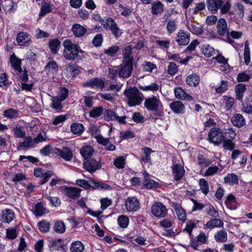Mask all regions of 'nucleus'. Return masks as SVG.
<instances>
[{
	"label": "nucleus",
	"mask_w": 252,
	"mask_h": 252,
	"mask_svg": "<svg viewBox=\"0 0 252 252\" xmlns=\"http://www.w3.org/2000/svg\"><path fill=\"white\" fill-rule=\"evenodd\" d=\"M102 27L105 29H109L113 34L116 37H120L122 33L121 30L118 27L113 19L107 17L103 19L98 15H95V32L100 31Z\"/></svg>",
	"instance_id": "nucleus-1"
},
{
	"label": "nucleus",
	"mask_w": 252,
	"mask_h": 252,
	"mask_svg": "<svg viewBox=\"0 0 252 252\" xmlns=\"http://www.w3.org/2000/svg\"><path fill=\"white\" fill-rule=\"evenodd\" d=\"M133 69V63L122 62L119 66L109 69V76L113 79L117 75L120 78H127L131 76Z\"/></svg>",
	"instance_id": "nucleus-2"
},
{
	"label": "nucleus",
	"mask_w": 252,
	"mask_h": 252,
	"mask_svg": "<svg viewBox=\"0 0 252 252\" xmlns=\"http://www.w3.org/2000/svg\"><path fill=\"white\" fill-rule=\"evenodd\" d=\"M63 46L64 47L63 55L64 58L67 60L74 61L78 59L79 53L84 52L79 45L73 43L68 39L64 41Z\"/></svg>",
	"instance_id": "nucleus-3"
},
{
	"label": "nucleus",
	"mask_w": 252,
	"mask_h": 252,
	"mask_svg": "<svg viewBox=\"0 0 252 252\" xmlns=\"http://www.w3.org/2000/svg\"><path fill=\"white\" fill-rule=\"evenodd\" d=\"M144 105L147 110L158 113H160L163 109L161 101L158 97L156 96L146 98L145 99Z\"/></svg>",
	"instance_id": "nucleus-4"
},
{
	"label": "nucleus",
	"mask_w": 252,
	"mask_h": 252,
	"mask_svg": "<svg viewBox=\"0 0 252 252\" xmlns=\"http://www.w3.org/2000/svg\"><path fill=\"white\" fill-rule=\"evenodd\" d=\"M209 141L215 146H219L224 141L225 137L221 129L214 127L212 128L208 134Z\"/></svg>",
	"instance_id": "nucleus-5"
},
{
	"label": "nucleus",
	"mask_w": 252,
	"mask_h": 252,
	"mask_svg": "<svg viewBox=\"0 0 252 252\" xmlns=\"http://www.w3.org/2000/svg\"><path fill=\"white\" fill-rule=\"evenodd\" d=\"M124 93L127 98V103L129 106H134L141 104L142 99L139 95L138 90L136 88H132L126 90Z\"/></svg>",
	"instance_id": "nucleus-6"
},
{
	"label": "nucleus",
	"mask_w": 252,
	"mask_h": 252,
	"mask_svg": "<svg viewBox=\"0 0 252 252\" xmlns=\"http://www.w3.org/2000/svg\"><path fill=\"white\" fill-rule=\"evenodd\" d=\"M48 247L51 252L62 249L63 252H66L67 246L64 244V240L60 238H52L48 241Z\"/></svg>",
	"instance_id": "nucleus-7"
},
{
	"label": "nucleus",
	"mask_w": 252,
	"mask_h": 252,
	"mask_svg": "<svg viewBox=\"0 0 252 252\" xmlns=\"http://www.w3.org/2000/svg\"><path fill=\"white\" fill-rule=\"evenodd\" d=\"M53 152L66 161H71L73 158V153L71 149L68 147L64 146L62 149L54 148Z\"/></svg>",
	"instance_id": "nucleus-8"
},
{
	"label": "nucleus",
	"mask_w": 252,
	"mask_h": 252,
	"mask_svg": "<svg viewBox=\"0 0 252 252\" xmlns=\"http://www.w3.org/2000/svg\"><path fill=\"white\" fill-rule=\"evenodd\" d=\"M151 212L156 217L163 218L166 215L167 210L164 205L158 202L152 206Z\"/></svg>",
	"instance_id": "nucleus-9"
},
{
	"label": "nucleus",
	"mask_w": 252,
	"mask_h": 252,
	"mask_svg": "<svg viewBox=\"0 0 252 252\" xmlns=\"http://www.w3.org/2000/svg\"><path fill=\"white\" fill-rule=\"evenodd\" d=\"M81 190L82 189L76 187L66 186L62 187V191L64 195L72 199L75 200L79 198Z\"/></svg>",
	"instance_id": "nucleus-10"
},
{
	"label": "nucleus",
	"mask_w": 252,
	"mask_h": 252,
	"mask_svg": "<svg viewBox=\"0 0 252 252\" xmlns=\"http://www.w3.org/2000/svg\"><path fill=\"white\" fill-rule=\"evenodd\" d=\"M125 206L128 212H135L140 209V203L137 198L130 197L126 199Z\"/></svg>",
	"instance_id": "nucleus-11"
},
{
	"label": "nucleus",
	"mask_w": 252,
	"mask_h": 252,
	"mask_svg": "<svg viewBox=\"0 0 252 252\" xmlns=\"http://www.w3.org/2000/svg\"><path fill=\"white\" fill-rule=\"evenodd\" d=\"M190 34L184 30H180L175 37V40L180 46H186L189 42Z\"/></svg>",
	"instance_id": "nucleus-12"
},
{
	"label": "nucleus",
	"mask_w": 252,
	"mask_h": 252,
	"mask_svg": "<svg viewBox=\"0 0 252 252\" xmlns=\"http://www.w3.org/2000/svg\"><path fill=\"white\" fill-rule=\"evenodd\" d=\"M234 11L229 12V14L234 16V18L236 21L242 20L244 16V6L240 3H236L233 6Z\"/></svg>",
	"instance_id": "nucleus-13"
},
{
	"label": "nucleus",
	"mask_w": 252,
	"mask_h": 252,
	"mask_svg": "<svg viewBox=\"0 0 252 252\" xmlns=\"http://www.w3.org/2000/svg\"><path fill=\"white\" fill-rule=\"evenodd\" d=\"M171 205L175 210L178 219L181 221H186L187 220L186 212L181 205L172 202L171 203Z\"/></svg>",
	"instance_id": "nucleus-14"
},
{
	"label": "nucleus",
	"mask_w": 252,
	"mask_h": 252,
	"mask_svg": "<svg viewBox=\"0 0 252 252\" xmlns=\"http://www.w3.org/2000/svg\"><path fill=\"white\" fill-rule=\"evenodd\" d=\"M172 171L174 178L176 181L181 180L185 172L184 166L181 163L174 164L172 166Z\"/></svg>",
	"instance_id": "nucleus-15"
},
{
	"label": "nucleus",
	"mask_w": 252,
	"mask_h": 252,
	"mask_svg": "<svg viewBox=\"0 0 252 252\" xmlns=\"http://www.w3.org/2000/svg\"><path fill=\"white\" fill-rule=\"evenodd\" d=\"M9 62L11 67L15 71H18L19 73H22V60L19 59L14 53H13L10 56Z\"/></svg>",
	"instance_id": "nucleus-16"
},
{
	"label": "nucleus",
	"mask_w": 252,
	"mask_h": 252,
	"mask_svg": "<svg viewBox=\"0 0 252 252\" xmlns=\"http://www.w3.org/2000/svg\"><path fill=\"white\" fill-rule=\"evenodd\" d=\"M16 40L20 46H28L31 43V38L25 32H19L16 37Z\"/></svg>",
	"instance_id": "nucleus-17"
},
{
	"label": "nucleus",
	"mask_w": 252,
	"mask_h": 252,
	"mask_svg": "<svg viewBox=\"0 0 252 252\" xmlns=\"http://www.w3.org/2000/svg\"><path fill=\"white\" fill-rule=\"evenodd\" d=\"M223 222L219 219H213L208 221L203 226V229L205 230H211L216 227L222 226Z\"/></svg>",
	"instance_id": "nucleus-18"
},
{
	"label": "nucleus",
	"mask_w": 252,
	"mask_h": 252,
	"mask_svg": "<svg viewBox=\"0 0 252 252\" xmlns=\"http://www.w3.org/2000/svg\"><path fill=\"white\" fill-rule=\"evenodd\" d=\"M143 176L144 177L143 185L147 189H152L159 186L158 182L149 178V175L146 172L143 173Z\"/></svg>",
	"instance_id": "nucleus-19"
},
{
	"label": "nucleus",
	"mask_w": 252,
	"mask_h": 252,
	"mask_svg": "<svg viewBox=\"0 0 252 252\" xmlns=\"http://www.w3.org/2000/svg\"><path fill=\"white\" fill-rule=\"evenodd\" d=\"M174 92L175 96L177 99L188 100H192V97L180 87L175 88Z\"/></svg>",
	"instance_id": "nucleus-20"
},
{
	"label": "nucleus",
	"mask_w": 252,
	"mask_h": 252,
	"mask_svg": "<svg viewBox=\"0 0 252 252\" xmlns=\"http://www.w3.org/2000/svg\"><path fill=\"white\" fill-rule=\"evenodd\" d=\"M170 107L172 111L175 113L183 114L185 112V106L180 101H175L171 103Z\"/></svg>",
	"instance_id": "nucleus-21"
},
{
	"label": "nucleus",
	"mask_w": 252,
	"mask_h": 252,
	"mask_svg": "<svg viewBox=\"0 0 252 252\" xmlns=\"http://www.w3.org/2000/svg\"><path fill=\"white\" fill-rule=\"evenodd\" d=\"M208 9L212 13L216 12L223 4L222 0H207Z\"/></svg>",
	"instance_id": "nucleus-22"
},
{
	"label": "nucleus",
	"mask_w": 252,
	"mask_h": 252,
	"mask_svg": "<svg viewBox=\"0 0 252 252\" xmlns=\"http://www.w3.org/2000/svg\"><path fill=\"white\" fill-rule=\"evenodd\" d=\"M46 208L44 207L42 202H37L34 206L33 213L36 217H41L48 213Z\"/></svg>",
	"instance_id": "nucleus-23"
},
{
	"label": "nucleus",
	"mask_w": 252,
	"mask_h": 252,
	"mask_svg": "<svg viewBox=\"0 0 252 252\" xmlns=\"http://www.w3.org/2000/svg\"><path fill=\"white\" fill-rule=\"evenodd\" d=\"M75 36L80 37L83 36L87 32V29L79 24H75L73 25L71 28Z\"/></svg>",
	"instance_id": "nucleus-24"
},
{
	"label": "nucleus",
	"mask_w": 252,
	"mask_h": 252,
	"mask_svg": "<svg viewBox=\"0 0 252 252\" xmlns=\"http://www.w3.org/2000/svg\"><path fill=\"white\" fill-rule=\"evenodd\" d=\"M123 62L133 63V58L131 56L132 47L129 45H127V46H126L123 50Z\"/></svg>",
	"instance_id": "nucleus-25"
},
{
	"label": "nucleus",
	"mask_w": 252,
	"mask_h": 252,
	"mask_svg": "<svg viewBox=\"0 0 252 252\" xmlns=\"http://www.w3.org/2000/svg\"><path fill=\"white\" fill-rule=\"evenodd\" d=\"M200 50L202 53L207 57H211L215 54V49L208 44L201 45Z\"/></svg>",
	"instance_id": "nucleus-26"
},
{
	"label": "nucleus",
	"mask_w": 252,
	"mask_h": 252,
	"mask_svg": "<svg viewBox=\"0 0 252 252\" xmlns=\"http://www.w3.org/2000/svg\"><path fill=\"white\" fill-rule=\"evenodd\" d=\"M15 217L14 212L11 209H6L2 212L1 218L5 222L9 223L11 222Z\"/></svg>",
	"instance_id": "nucleus-27"
},
{
	"label": "nucleus",
	"mask_w": 252,
	"mask_h": 252,
	"mask_svg": "<svg viewBox=\"0 0 252 252\" xmlns=\"http://www.w3.org/2000/svg\"><path fill=\"white\" fill-rule=\"evenodd\" d=\"M231 122L234 126L240 127L245 125V120L243 116L240 114H236L231 119Z\"/></svg>",
	"instance_id": "nucleus-28"
},
{
	"label": "nucleus",
	"mask_w": 252,
	"mask_h": 252,
	"mask_svg": "<svg viewBox=\"0 0 252 252\" xmlns=\"http://www.w3.org/2000/svg\"><path fill=\"white\" fill-rule=\"evenodd\" d=\"M94 152V150L91 146L83 147L80 150V154L85 160L91 158Z\"/></svg>",
	"instance_id": "nucleus-29"
},
{
	"label": "nucleus",
	"mask_w": 252,
	"mask_h": 252,
	"mask_svg": "<svg viewBox=\"0 0 252 252\" xmlns=\"http://www.w3.org/2000/svg\"><path fill=\"white\" fill-rule=\"evenodd\" d=\"M199 76L195 74H190L187 76L186 79V83L189 86L195 87L199 83Z\"/></svg>",
	"instance_id": "nucleus-30"
},
{
	"label": "nucleus",
	"mask_w": 252,
	"mask_h": 252,
	"mask_svg": "<svg viewBox=\"0 0 252 252\" xmlns=\"http://www.w3.org/2000/svg\"><path fill=\"white\" fill-rule=\"evenodd\" d=\"M217 28V32L219 35L222 36L225 34L227 31V24L224 19L221 18L219 20Z\"/></svg>",
	"instance_id": "nucleus-31"
},
{
	"label": "nucleus",
	"mask_w": 252,
	"mask_h": 252,
	"mask_svg": "<svg viewBox=\"0 0 252 252\" xmlns=\"http://www.w3.org/2000/svg\"><path fill=\"white\" fill-rule=\"evenodd\" d=\"M243 111L247 113H252V91L249 94L243 104Z\"/></svg>",
	"instance_id": "nucleus-32"
},
{
	"label": "nucleus",
	"mask_w": 252,
	"mask_h": 252,
	"mask_svg": "<svg viewBox=\"0 0 252 252\" xmlns=\"http://www.w3.org/2000/svg\"><path fill=\"white\" fill-rule=\"evenodd\" d=\"M61 46V41L57 38L51 39L49 42V46L53 54L57 53Z\"/></svg>",
	"instance_id": "nucleus-33"
},
{
	"label": "nucleus",
	"mask_w": 252,
	"mask_h": 252,
	"mask_svg": "<svg viewBox=\"0 0 252 252\" xmlns=\"http://www.w3.org/2000/svg\"><path fill=\"white\" fill-rule=\"evenodd\" d=\"M70 130L73 134L79 135L84 131V127L80 123H73L70 126Z\"/></svg>",
	"instance_id": "nucleus-34"
},
{
	"label": "nucleus",
	"mask_w": 252,
	"mask_h": 252,
	"mask_svg": "<svg viewBox=\"0 0 252 252\" xmlns=\"http://www.w3.org/2000/svg\"><path fill=\"white\" fill-rule=\"evenodd\" d=\"M224 183L225 184L233 185L234 184H238V177L234 173H229L228 174L224 177Z\"/></svg>",
	"instance_id": "nucleus-35"
},
{
	"label": "nucleus",
	"mask_w": 252,
	"mask_h": 252,
	"mask_svg": "<svg viewBox=\"0 0 252 252\" xmlns=\"http://www.w3.org/2000/svg\"><path fill=\"white\" fill-rule=\"evenodd\" d=\"M70 250L71 252H83L84 246L81 241H75L71 244Z\"/></svg>",
	"instance_id": "nucleus-36"
},
{
	"label": "nucleus",
	"mask_w": 252,
	"mask_h": 252,
	"mask_svg": "<svg viewBox=\"0 0 252 252\" xmlns=\"http://www.w3.org/2000/svg\"><path fill=\"white\" fill-rule=\"evenodd\" d=\"M163 11V5L160 1L155 2L152 4L151 11L153 14H160Z\"/></svg>",
	"instance_id": "nucleus-37"
},
{
	"label": "nucleus",
	"mask_w": 252,
	"mask_h": 252,
	"mask_svg": "<svg viewBox=\"0 0 252 252\" xmlns=\"http://www.w3.org/2000/svg\"><path fill=\"white\" fill-rule=\"evenodd\" d=\"M3 116L7 119H15L19 117V112L14 108H9L4 111Z\"/></svg>",
	"instance_id": "nucleus-38"
},
{
	"label": "nucleus",
	"mask_w": 252,
	"mask_h": 252,
	"mask_svg": "<svg viewBox=\"0 0 252 252\" xmlns=\"http://www.w3.org/2000/svg\"><path fill=\"white\" fill-rule=\"evenodd\" d=\"M63 101L59 99V96H54L52 98L51 107L56 111H60L63 108L61 103Z\"/></svg>",
	"instance_id": "nucleus-39"
},
{
	"label": "nucleus",
	"mask_w": 252,
	"mask_h": 252,
	"mask_svg": "<svg viewBox=\"0 0 252 252\" xmlns=\"http://www.w3.org/2000/svg\"><path fill=\"white\" fill-rule=\"evenodd\" d=\"M215 239L217 242L223 243L227 240V235L225 231L223 230L218 231L215 235Z\"/></svg>",
	"instance_id": "nucleus-40"
},
{
	"label": "nucleus",
	"mask_w": 252,
	"mask_h": 252,
	"mask_svg": "<svg viewBox=\"0 0 252 252\" xmlns=\"http://www.w3.org/2000/svg\"><path fill=\"white\" fill-rule=\"evenodd\" d=\"M117 222L120 227L122 228H126L128 225L129 219L126 216L121 215L118 217Z\"/></svg>",
	"instance_id": "nucleus-41"
},
{
	"label": "nucleus",
	"mask_w": 252,
	"mask_h": 252,
	"mask_svg": "<svg viewBox=\"0 0 252 252\" xmlns=\"http://www.w3.org/2000/svg\"><path fill=\"white\" fill-rule=\"evenodd\" d=\"M246 85L243 84H239L236 85L235 92L237 99L241 100L243 97V93L246 91Z\"/></svg>",
	"instance_id": "nucleus-42"
},
{
	"label": "nucleus",
	"mask_w": 252,
	"mask_h": 252,
	"mask_svg": "<svg viewBox=\"0 0 252 252\" xmlns=\"http://www.w3.org/2000/svg\"><path fill=\"white\" fill-rule=\"evenodd\" d=\"M54 230L57 233L62 234L65 231V226L62 220L57 221L54 226Z\"/></svg>",
	"instance_id": "nucleus-43"
},
{
	"label": "nucleus",
	"mask_w": 252,
	"mask_h": 252,
	"mask_svg": "<svg viewBox=\"0 0 252 252\" xmlns=\"http://www.w3.org/2000/svg\"><path fill=\"white\" fill-rule=\"evenodd\" d=\"M244 59L245 64L248 65L250 62L251 57L249 43L248 41H246L245 42Z\"/></svg>",
	"instance_id": "nucleus-44"
},
{
	"label": "nucleus",
	"mask_w": 252,
	"mask_h": 252,
	"mask_svg": "<svg viewBox=\"0 0 252 252\" xmlns=\"http://www.w3.org/2000/svg\"><path fill=\"white\" fill-rule=\"evenodd\" d=\"M225 203L231 210L235 209L236 208L235 198L232 194H229L227 196Z\"/></svg>",
	"instance_id": "nucleus-45"
},
{
	"label": "nucleus",
	"mask_w": 252,
	"mask_h": 252,
	"mask_svg": "<svg viewBox=\"0 0 252 252\" xmlns=\"http://www.w3.org/2000/svg\"><path fill=\"white\" fill-rule=\"evenodd\" d=\"M198 222V220H189L186 223L185 230H186L189 234L190 235L192 230L196 227L197 224Z\"/></svg>",
	"instance_id": "nucleus-46"
},
{
	"label": "nucleus",
	"mask_w": 252,
	"mask_h": 252,
	"mask_svg": "<svg viewBox=\"0 0 252 252\" xmlns=\"http://www.w3.org/2000/svg\"><path fill=\"white\" fill-rule=\"evenodd\" d=\"M143 71L152 73L154 69H157V66L150 62H144L142 64Z\"/></svg>",
	"instance_id": "nucleus-47"
},
{
	"label": "nucleus",
	"mask_w": 252,
	"mask_h": 252,
	"mask_svg": "<svg viewBox=\"0 0 252 252\" xmlns=\"http://www.w3.org/2000/svg\"><path fill=\"white\" fill-rule=\"evenodd\" d=\"M84 168L91 173L94 172V159H91L90 160H86L83 162Z\"/></svg>",
	"instance_id": "nucleus-48"
},
{
	"label": "nucleus",
	"mask_w": 252,
	"mask_h": 252,
	"mask_svg": "<svg viewBox=\"0 0 252 252\" xmlns=\"http://www.w3.org/2000/svg\"><path fill=\"white\" fill-rule=\"evenodd\" d=\"M58 68L57 63L54 61H52L48 62L45 67V70L48 72H57Z\"/></svg>",
	"instance_id": "nucleus-49"
},
{
	"label": "nucleus",
	"mask_w": 252,
	"mask_h": 252,
	"mask_svg": "<svg viewBox=\"0 0 252 252\" xmlns=\"http://www.w3.org/2000/svg\"><path fill=\"white\" fill-rule=\"evenodd\" d=\"M51 11V7L50 5L47 2L43 1L41 3V10L39 15L40 16H44Z\"/></svg>",
	"instance_id": "nucleus-50"
},
{
	"label": "nucleus",
	"mask_w": 252,
	"mask_h": 252,
	"mask_svg": "<svg viewBox=\"0 0 252 252\" xmlns=\"http://www.w3.org/2000/svg\"><path fill=\"white\" fill-rule=\"evenodd\" d=\"M140 89L143 91H151L154 92L158 90L159 86L156 83H153L149 85L140 86Z\"/></svg>",
	"instance_id": "nucleus-51"
},
{
	"label": "nucleus",
	"mask_w": 252,
	"mask_h": 252,
	"mask_svg": "<svg viewBox=\"0 0 252 252\" xmlns=\"http://www.w3.org/2000/svg\"><path fill=\"white\" fill-rule=\"evenodd\" d=\"M39 230L43 232L46 233L50 229V224L45 220H42L38 223Z\"/></svg>",
	"instance_id": "nucleus-52"
},
{
	"label": "nucleus",
	"mask_w": 252,
	"mask_h": 252,
	"mask_svg": "<svg viewBox=\"0 0 252 252\" xmlns=\"http://www.w3.org/2000/svg\"><path fill=\"white\" fill-rule=\"evenodd\" d=\"M126 157L120 156L114 161V165L118 168H123L125 164Z\"/></svg>",
	"instance_id": "nucleus-53"
},
{
	"label": "nucleus",
	"mask_w": 252,
	"mask_h": 252,
	"mask_svg": "<svg viewBox=\"0 0 252 252\" xmlns=\"http://www.w3.org/2000/svg\"><path fill=\"white\" fill-rule=\"evenodd\" d=\"M188 29L191 33L194 34L200 35L202 32V30L200 26L196 27L191 23L188 24Z\"/></svg>",
	"instance_id": "nucleus-54"
},
{
	"label": "nucleus",
	"mask_w": 252,
	"mask_h": 252,
	"mask_svg": "<svg viewBox=\"0 0 252 252\" xmlns=\"http://www.w3.org/2000/svg\"><path fill=\"white\" fill-rule=\"evenodd\" d=\"M34 143L33 139L31 136L26 137L24 141L19 144V147L21 148H29L32 147Z\"/></svg>",
	"instance_id": "nucleus-55"
},
{
	"label": "nucleus",
	"mask_w": 252,
	"mask_h": 252,
	"mask_svg": "<svg viewBox=\"0 0 252 252\" xmlns=\"http://www.w3.org/2000/svg\"><path fill=\"white\" fill-rule=\"evenodd\" d=\"M243 35V33L241 32L233 31L231 32L227 35V39L229 43H231L233 40L231 38L234 39H239Z\"/></svg>",
	"instance_id": "nucleus-56"
},
{
	"label": "nucleus",
	"mask_w": 252,
	"mask_h": 252,
	"mask_svg": "<svg viewBox=\"0 0 252 252\" xmlns=\"http://www.w3.org/2000/svg\"><path fill=\"white\" fill-rule=\"evenodd\" d=\"M224 135L225 139L234 140L236 136V132L232 128H228L225 130Z\"/></svg>",
	"instance_id": "nucleus-57"
},
{
	"label": "nucleus",
	"mask_w": 252,
	"mask_h": 252,
	"mask_svg": "<svg viewBox=\"0 0 252 252\" xmlns=\"http://www.w3.org/2000/svg\"><path fill=\"white\" fill-rule=\"evenodd\" d=\"M120 48L119 46H113L105 50L104 53L110 57H113L116 55L119 51Z\"/></svg>",
	"instance_id": "nucleus-58"
},
{
	"label": "nucleus",
	"mask_w": 252,
	"mask_h": 252,
	"mask_svg": "<svg viewBox=\"0 0 252 252\" xmlns=\"http://www.w3.org/2000/svg\"><path fill=\"white\" fill-rule=\"evenodd\" d=\"M225 100V108L226 110H229L231 109L234 103V98L227 96H223Z\"/></svg>",
	"instance_id": "nucleus-59"
},
{
	"label": "nucleus",
	"mask_w": 252,
	"mask_h": 252,
	"mask_svg": "<svg viewBox=\"0 0 252 252\" xmlns=\"http://www.w3.org/2000/svg\"><path fill=\"white\" fill-rule=\"evenodd\" d=\"M14 134L18 138H24L26 136V132L20 126H16L13 128Z\"/></svg>",
	"instance_id": "nucleus-60"
},
{
	"label": "nucleus",
	"mask_w": 252,
	"mask_h": 252,
	"mask_svg": "<svg viewBox=\"0 0 252 252\" xmlns=\"http://www.w3.org/2000/svg\"><path fill=\"white\" fill-rule=\"evenodd\" d=\"M199 186L202 192L207 194L209 191V187L207 182L204 179H201L199 180Z\"/></svg>",
	"instance_id": "nucleus-61"
},
{
	"label": "nucleus",
	"mask_w": 252,
	"mask_h": 252,
	"mask_svg": "<svg viewBox=\"0 0 252 252\" xmlns=\"http://www.w3.org/2000/svg\"><path fill=\"white\" fill-rule=\"evenodd\" d=\"M53 175V171L51 170H47L45 173H44L42 177L43 178L40 181L39 184L41 185L45 184L47 182L48 180Z\"/></svg>",
	"instance_id": "nucleus-62"
},
{
	"label": "nucleus",
	"mask_w": 252,
	"mask_h": 252,
	"mask_svg": "<svg viewBox=\"0 0 252 252\" xmlns=\"http://www.w3.org/2000/svg\"><path fill=\"white\" fill-rule=\"evenodd\" d=\"M222 143V146L224 149L232 150L234 148L235 144L233 142V140H228L224 138Z\"/></svg>",
	"instance_id": "nucleus-63"
},
{
	"label": "nucleus",
	"mask_w": 252,
	"mask_h": 252,
	"mask_svg": "<svg viewBox=\"0 0 252 252\" xmlns=\"http://www.w3.org/2000/svg\"><path fill=\"white\" fill-rule=\"evenodd\" d=\"M101 209L104 210L109 207L112 203V200L108 197L103 198L100 200Z\"/></svg>",
	"instance_id": "nucleus-64"
}]
</instances>
